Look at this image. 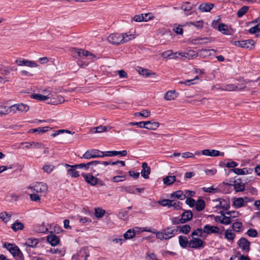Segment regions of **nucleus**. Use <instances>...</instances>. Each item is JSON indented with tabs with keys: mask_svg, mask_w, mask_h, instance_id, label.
I'll list each match as a JSON object with an SVG mask.
<instances>
[{
	"mask_svg": "<svg viewBox=\"0 0 260 260\" xmlns=\"http://www.w3.org/2000/svg\"><path fill=\"white\" fill-rule=\"evenodd\" d=\"M131 35H128L127 34L114 33L110 35L107 39L111 44L118 45L129 41L131 39L129 37Z\"/></svg>",
	"mask_w": 260,
	"mask_h": 260,
	"instance_id": "nucleus-1",
	"label": "nucleus"
},
{
	"mask_svg": "<svg viewBox=\"0 0 260 260\" xmlns=\"http://www.w3.org/2000/svg\"><path fill=\"white\" fill-rule=\"evenodd\" d=\"M4 246L16 260H24L22 252L17 245L5 243Z\"/></svg>",
	"mask_w": 260,
	"mask_h": 260,
	"instance_id": "nucleus-2",
	"label": "nucleus"
},
{
	"mask_svg": "<svg viewBox=\"0 0 260 260\" xmlns=\"http://www.w3.org/2000/svg\"><path fill=\"white\" fill-rule=\"evenodd\" d=\"M231 43L238 47L245 48L251 50L254 48V41L252 39L242 41H231Z\"/></svg>",
	"mask_w": 260,
	"mask_h": 260,
	"instance_id": "nucleus-3",
	"label": "nucleus"
},
{
	"mask_svg": "<svg viewBox=\"0 0 260 260\" xmlns=\"http://www.w3.org/2000/svg\"><path fill=\"white\" fill-rule=\"evenodd\" d=\"M101 155V151L99 150L91 149L87 150L81 158L89 159L90 158L102 157Z\"/></svg>",
	"mask_w": 260,
	"mask_h": 260,
	"instance_id": "nucleus-4",
	"label": "nucleus"
},
{
	"mask_svg": "<svg viewBox=\"0 0 260 260\" xmlns=\"http://www.w3.org/2000/svg\"><path fill=\"white\" fill-rule=\"evenodd\" d=\"M249 199L247 197L243 198H234L233 206L236 208H239L245 206L248 202H249Z\"/></svg>",
	"mask_w": 260,
	"mask_h": 260,
	"instance_id": "nucleus-5",
	"label": "nucleus"
},
{
	"mask_svg": "<svg viewBox=\"0 0 260 260\" xmlns=\"http://www.w3.org/2000/svg\"><path fill=\"white\" fill-rule=\"evenodd\" d=\"M239 247L244 252H249L250 250V242L245 238H241L238 242Z\"/></svg>",
	"mask_w": 260,
	"mask_h": 260,
	"instance_id": "nucleus-6",
	"label": "nucleus"
},
{
	"mask_svg": "<svg viewBox=\"0 0 260 260\" xmlns=\"http://www.w3.org/2000/svg\"><path fill=\"white\" fill-rule=\"evenodd\" d=\"M189 247L194 249L203 247V241L201 239L193 237L192 239L189 241Z\"/></svg>",
	"mask_w": 260,
	"mask_h": 260,
	"instance_id": "nucleus-7",
	"label": "nucleus"
},
{
	"mask_svg": "<svg viewBox=\"0 0 260 260\" xmlns=\"http://www.w3.org/2000/svg\"><path fill=\"white\" fill-rule=\"evenodd\" d=\"M15 63L20 66H24L31 68L37 67L38 66V64L35 61L27 60L24 59H17L15 60Z\"/></svg>",
	"mask_w": 260,
	"mask_h": 260,
	"instance_id": "nucleus-8",
	"label": "nucleus"
},
{
	"mask_svg": "<svg viewBox=\"0 0 260 260\" xmlns=\"http://www.w3.org/2000/svg\"><path fill=\"white\" fill-rule=\"evenodd\" d=\"M203 229L204 233L208 235L218 233L219 231V229L217 226L210 225L209 224L205 225Z\"/></svg>",
	"mask_w": 260,
	"mask_h": 260,
	"instance_id": "nucleus-9",
	"label": "nucleus"
},
{
	"mask_svg": "<svg viewBox=\"0 0 260 260\" xmlns=\"http://www.w3.org/2000/svg\"><path fill=\"white\" fill-rule=\"evenodd\" d=\"M92 56V54L87 50L82 49H74V56L77 57V56L80 57Z\"/></svg>",
	"mask_w": 260,
	"mask_h": 260,
	"instance_id": "nucleus-10",
	"label": "nucleus"
},
{
	"mask_svg": "<svg viewBox=\"0 0 260 260\" xmlns=\"http://www.w3.org/2000/svg\"><path fill=\"white\" fill-rule=\"evenodd\" d=\"M202 153L203 155L210 156H217L219 155L223 156L224 153H220L218 150H210V149H204L202 150Z\"/></svg>",
	"mask_w": 260,
	"mask_h": 260,
	"instance_id": "nucleus-11",
	"label": "nucleus"
},
{
	"mask_svg": "<svg viewBox=\"0 0 260 260\" xmlns=\"http://www.w3.org/2000/svg\"><path fill=\"white\" fill-rule=\"evenodd\" d=\"M162 231L165 237V240H168L171 238L177 232L176 230L173 229L171 227H168L166 229L162 230Z\"/></svg>",
	"mask_w": 260,
	"mask_h": 260,
	"instance_id": "nucleus-12",
	"label": "nucleus"
},
{
	"mask_svg": "<svg viewBox=\"0 0 260 260\" xmlns=\"http://www.w3.org/2000/svg\"><path fill=\"white\" fill-rule=\"evenodd\" d=\"M142 170L141 172V176L145 179H148L149 178V175L151 172L150 167L148 166L146 162L142 163Z\"/></svg>",
	"mask_w": 260,
	"mask_h": 260,
	"instance_id": "nucleus-13",
	"label": "nucleus"
},
{
	"mask_svg": "<svg viewBox=\"0 0 260 260\" xmlns=\"http://www.w3.org/2000/svg\"><path fill=\"white\" fill-rule=\"evenodd\" d=\"M34 190L37 192L45 193L48 189V187L46 184L42 182L37 183L33 187Z\"/></svg>",
	"mask_w": 260,
	"mask_h": 260,
	"instance_id": "nucleus-14",
	"label": "nucleus"
},
{
	"mask_svg": "<svg viewBox=\"0 0 260 260\" xmlns=\"http://www.w3.org/2000/svg\"><path fill=\"white\" fill-rule=\"evenodd\" d=\"M82 176L84 177L86 182L91 185H95L98 183L97 178L92 175L82 173Z\"/></svg>",
	"mask_w": 260,
	"mask_h": 260,
	"instance_id": "nucleus-15",
	"label": "nucleus"
},
{
	"mask_svg": "<svg viewBox=\"0 0 260 260\" xmlns=\"http://www.w3.org/2000/svg\"><path fill=\"white\" fill-rule=\"evenodd\" d=\"M192 212L190 210H186L181 214V223H183L189 221L192 218Z\"/></svg>",
	"mask_w": 260,
	"mask_h": 260,
	"instance_id": "nucleus-16",
	"label": "nucleus"
},
{
	"mask_svg": "<svg viewBox=\"0 0 260 260\" xmlns=\"http://www.w3.org/2000/svg\"><path fill=\"white\" fill-rule=\"evenodd\" d=\"M48 242L53 246L58 245L60 242L59 237L54 234H50L47 236Z\"/></svg>",
	"mask_w": 260,
	"mask_h": 260,
	"instance_id": "nucleus-17",
	"label": "nucleus"
},
{
	"mask_svg": "<svg viewBox=\"0 0 260 260\" xmlns=\"http://www.w3.org/2000/svg\"><path fill=\"white\" fill-rule=\"evenodd\" d=\"M214 7V4L211 3H202L199 7V9L201 12H210Z\"/></svg>",
	"mask_w": 260,
	"mask_h": 260,
	"instance_id": "nucleus-18",
	"label": "nucleus"
},
{
	"mask_svg": "<svg viewBox=\"0 0 260 260\" xmlns=\"http://www.w3.org/2000/svg\"><path fill=\"white\" fill-rule=\"evenodd\" d=\"M178 93L176 92L175 90H170L166 92L164 95V98L167 101L175 100L178 96Z\"/></svg>",
	"mask_w": 260,
	"mask_h": 260,
	"instance_id": "nucleus-19",
	"label": "nucleus"
},
{
	"mask_svg": "<svg viewBox=\"0 0 260 260\" xmlns=\"http://www.w3.org/2000/svg\"><path fill=\"white\" fill-rule=\"evenodd\" d=\"M145 128L151 130H155L159 127V123L157 122H152L151 121H145Z\"/></svg>",
	"mask_w": 260,
	"mask_h": 260,
	"instance_id": "nucleus-20",
	"label": "nucleus"
},
{
	"mask_svg": "<svg viewBox=\"0 0 260 260\" xmlns=\"http://www.w3.org/2000/svg\"><path fill=\"white\" fill-rule=\"evenodd\" d=\"M64 102L63 97L61 95H57L56 98H51L50 101L48 102V104H51L52 105H57L59 104L62 103Z\"/></svg>",
	"mask_w": 260,
	"mask_h": 260,
	"instance_id": "nucleus-21",
	"label": "nucleus"
},
{
	"mask_svg": "<svg viewBox=\"0 0 260 260\" xmlns=\"http://www.w3.org/2000/svg\"><path fill=\"white\" fill-rule=\"evenodd\" d=\"M11 215V214L6 211H3L0 213V219L5 223H7L10 220Z\"/></svg>",
	"mask_w": 260,
	"mask_h": 260,
	"instance_id": "nucleus-22",
	"label": "nucleus"
},
{
	"mask_svg": "<svg viewBox=\"0 0 260 260\" xmlns=\"http://www.w3.org/2000/svg\"><path fill=\"white\" fill-rule=\"evenodd\" d=\"M24 224L18 220H16L11 225V228L14 232L22 230L24 229Z\"/></svg>",
	"mask_w": 260,
	"mask_h": 260,
	"instance_id": "nucleus-23",
	"label": "nucleus"
},
{
	"mask_svg": "<svg viewBox=\"0 0 260 260\" xmlns=\"http://www.w3.org/2000/svg\"><path fill=\"white\" fill-rule=\"evenodd\" d=\"M196 209L198 211H201L204 209L205 207V202L202 199H199L195 204Z\"/></svg>",
	"mask_w": 260,
	"mask_h": 260,
	"instance_id": "nucleus-24",
	"label": "nucleus"
},
{
	"mask_svg": "<svg viewBox=\"0 0 260 260\" xmlns=\"http://www.w3.org/2000/svg\"><path fill=\"white\" fill-rule=\"evenodd\" d=\"M38 243V240L36 238H28L25 242V245L28 247L35 248Z\"/></svg>",
	"mask_w": 260,
	"mask_h": 260,
	"instance_id": "nucleus-25",
	"label": "nucleus"
},
{
	"mask_svg": "<svg viewBox=\"0 0 260 260\" xmlns=\"http://www.w3.org/2000/svg\"><path fill=\"white\" fill-rule=\"evenodd\" d=\"M179 242L180 246L182 248H185L189 245V241L186 237L180 236L179 237Z\"/></svg>",
	"mask_w": 260,
	"mask_h": 260,
	"instance_id": "nucleus-26",
	"label": "nucleus"
},
{
	"mask_svg": "<svg viewBox=\"0 0 260 260\" xmlns=\"http://www.w3.org/2000/svg\"><path fill=\"white\" fill-rule=\"evenodd\" d=\"M152 18V17L149 16L148 18L144 17V14L135 15L133 17V20L136 22L147 21Z\"/></svg>",
	"mask_w": 260,
	"mask_h": 260,
	"instance_id": "nucleus-27",
	"label": "nucleus"
},
{
	"mask_svg": "<svg viewBox=\"0 0 260 260\" xmlns=\"http://www.w3.org/2000/svg\"><path fill=\"white\" fill-rule=\"evenodd\" d=\"M176 181V177L175 176H169L163 179V182L167 185H170Z\"/></svg>",
	"mask_w": 260,
	"mask_h": 260,
	"instance_id": "nucleus-28",
	"label": "nucleus"
},
{
	"mask_svg": "<svg viewBox=\"0 0 260 260\" xmlns=\"http://www.w3.org/2000/svg\"><path fill=\"white\" fill-rule=\"evenodd\" d=\"M31 98L32 99L39 100V101H45L46 100H49L50 99V96L48 95H43L40 94H34L31 95Z\"/></svg>",
	"mask_w": 260,
	"mask_h": 260,
	"instance_id": "nucleus-29",
	"label": "nucleus"
},
{
	"mask_svg": "<svg viewBox=\"0 0 260 260\" xmlns=\"http://www.w3.org/2000/svg\"><path fill=\"white\" fill-rule=\"evenodd\" d=\"M51 127L49 126L40 127L37 128H33L29 130V133L39 132V133H44L50 129Z\"/></svg>",
	"mask_w": 260,
	"mask_h": 260,
	"instance_id": "nucleus-30",
	"label": "nucleus"
},
{
	"mask_svg": "<svg viewBox=\"0 0 260 260\" xmlns=\"http://www.w3.org/2000/svg\"><path fill=\"white\" fill-rule=\"evenodd\" d=\"M25 143L27 144L28 145H26L25 146V148L29 149L30 147H34L37 149H40L43 147V145L41 143H38V142H31V143H28L25 142Z\"/></svg>",
	"mask_w": 260,
	"mask_h": 260,
	"instance_id": "nucleus-31",
	"label": "nucleus"
},
{
	"mask_svg": "<svg viewBox=\"0 0 260 260\" xmlns=\"http://www.w3.org/2000/svg\"><path fill=\"white\" fill-rule=\"evenodd\" d=\"M219 203L218 206H219L221 208L225 210H227L230 208V205L229 202H226L223 199H219Z\"/></svg>",
	"mask_w": 260,
	"mask_h": 260,
	"instance_id": "nucleus-32",
	"label": "nucleus"
},
{
	"mask_svg": "<svg viewBox=\"0 0 260 260\" xmlns=\"http://www.w3.org/2000/svg\"><path fill=\"white\" fill-rule=\"evenodd\" d=\"M223 215L222 219V220H218L217 218H219V217H216L215 218L216 221H219L220 223L224 224H229L231 223V221L230 219V216H226L224 214H222Z\"/></svg>",
	"mask_w": 260,
	"mask_h": 260,
	"instance_id": "nucleus-33",
	"label": "nucleus"
},
{
	"mask_svg": "<svg viewBox=\"0 0 260 260\" xmlns=\"http://www.w3.org/2000/svg\"><path fill=\"white\" fill-rule=\"evenodd\" d=\"M108 127L106 126L100 125L96 127H94L91 130L92 133H99L107 131Z\"/></svg>",
	"mask_w": 260,
	"mask_h": 260,
	"instance_id": "nucleus-34",
	"label": "nucleus"
},
{
	"mask_svg": "<svg viewBox=\"0 0 260 260\" xmlns=\"http://www.w3.org/2000/svg\"><path fill=\"white\" fill-rule=\"evenodd\" d=\"M249 7L244 6L241 8L237 12V16L239 18L242 17L245 15L249 10Z\"/></svg>",
	"mask_w": 260,
	"mask_h": 260,
	"instance_id": "nucleus-35",
	"label": "nucleus"
},
{
	"mask_svg": "<svg viewBox=\"0 0 260 260\" xmlns=\"http://www.w3.org/2000/svg\"><path fill=\"white\" fill-rule=\"evenodd\" d=\"M77 168H72L67 171L68 174L72 178H76L79 176V172L76 170Z\"/></svg>",
	"mask_w": 260,
	"mask_h": 260,
	"instance_id": "nucleus-36",
	"label": "nucleus"
},
{
	"mask_svg": "<svg viewBox=\"0 0 260 260\" xmlns=\"http://www.w3.org/2000/svg\"><path fill=\"white\" fill-rule=\"evenodd\" d=\"M185 58L192 59L198 56V53L193 50H189L187 52H185Z\"/></svg>",
	"mask_w": 260,
	"mask_h": 260,
	"instance_id": "nucleus-37",
	"label": "nucleus"
},
{
	"mask_svg": "<svg viewBox=\"0 0 260 260\" xmlns=\"http://www.w3.org/2000/svg\"><path fill=\"white\" fill-rule=\"evenodd\" d=\"M122 191H125L129 193H135V186H127L121 187Z\"/></svg>",
	"mask_w": 260,
	"mask_h": 260,
	"instance_id": "nucleus-38",
	"label": "nucleus"
},
{
	"mask_svg": "<svg viewBox=\"0 0 260 260\" xmlns=\"http://www.w3.org/2000/svg\"><path fill=\"white\" fill-rule=\"evenodd\" d=\"M224 235L225 238L229 240H233L236 237L235 234L232 233L231 230H226Z\"/></svg>",
	"mask_w": 260,
	"mask_h": 260,
	"instance_id": "nucleus-39",
	"label": "nucleus"
},
{
	"mask_svg": "<svg viewBox=\"0 0 260 260\" xmlns=\"http://www.w3.org/2000/svg\"><path fill=\"white\" fill-rule=\"evenodd\" d=\"M135 236L134 230H128L123 235L124 240L130 239Z\"/></svg>",
	"mask_w": 260,
	"mask_h": 260,
	"instance_id": "nucleus-40",
	"label": "nucleus"
},
{
	"mask_svg": "<svg viewBox=\"0 0 260 260\" xmlns=\"http://www.w3.org/2000/svg\"><path fill=\"white\" fill-rule=\"evenodd\" d=\"M194 6V5H190L189 2H185L182 5L181 9L184 11H189Z\"/></svg>",
	"mask_w": 260,
	"mask_h": 260,
	"instance_id": "nucleus-41",
	"label": "nucleus"
},
{
	"mask_svg": "<svg viewBox=\"0 0 260 260\" xmlns=\"http://www.w3.org/2000/svg\"><path fill=\"white\" fill-rule=\"evenodd\" d=\"M234 188L236 192L243 191L245 189V185L242 183H236L234 184Z\"/></svg>",
	"mask_w": 260,
	"mask_h": 260,
	"instance_id": "nucleus-42",
	"label": "nucleus"
},
{
	"mask_svg": "<svg viewBox=\"0 0 260 260\" xmlns=\"http://www.w3.org/2000/svg\"><path fill=\"white\" fill-rule=\"evenodd\" d=\"M242 227V223L241 222L236 221L232 224V228L236 232H239Z\"/></svg>",
	"mask_w": 260,
	"mask_h": 260,
	"instance_id": "nucleus-43",
	"label": "nucleus"
},
{
	"mask_svg": "<svg viewBox=\"0 0 260 260\" xmlns=\"http://www.w3.org/2000/svg\"><path fill=\"white\" fill-rule=\"evenodd\" d=\"M182 195H183L182 191H181V190H177V191H176L170 194V197L171 198H177V199H180L181 200H183L184 199L183 198H181V197L182 196Z\"/></svg>",
	"mask_w": 260,
	"mask_h": 260,
	"instance_id": "nucleus-44",
	"label": "nucleus"
},
{
	"mask_svg": "<svg viewBox=\"0 0 260 260\" xmlns=\"http://www.w3.org/2000/svg\"><path fill=\"white\" fill-rule=\"evenodd\" d=\"M204 233L203 229L198 228L191 233V236L192 238L194 236L202 237L203 233Z\"/></svg>",
	"mask_w": 260,
	"mask_h": 260,
	"instance_id": "nucleus-45",
	"label": "nucleus"
},
{
	"mask_svg": "<svg viewBox=\"0 0 260 260\" xmlns=\"http://www.w3.org/2000/svg\"><path fill=\"white\" fill-rule=\"evenodd\" d=\"M105 213V211L101 208H95V215L98 218L102 217Z\"/></svg>",
	"mask_w": 260,
	"mask_h": 260,
	"instance_id": "nucleus-46",
	"label": "nucleus"
},
{
	"mask_svg": "<svg viewBox=\"0 0 260 260\" xmlns=\"http://www.w3.org/2000/svg\"><path fill=\"white\" fill-rule=\"evenodd\" d=\"M135 115L136 116H141L144 117H148L150 115V112L147 110H144L140 112L136 113Z\"/></svg>",
	"mask_w": 260,
	"mask_h": 260,
	"instance_id": "nucleus-47",
	"label": "nucleus"
},
{
	"mask_svg": "<svg viewBox=\"0 0 260 260\" xmlns=\"http://www.w3.org/2000/svg\"><path fill=\"white\" fill-rule=\"evenodd\" d=\"M191 228L188 224L180 227V231L184 234H187L190 231Z\"/></svg>",
	"mask_w": 260,
	"mask_h": 260,
	"instance_id": "nucleus-48",
	"label": "nucleus"
},
{
	"mask_svg": "<svg viewBox=\"0 0 260 260\" xmlns=\"http://www.w3.org/2000/svg\"><path fill=\"white\" fill-rule=\"evenodd\" d=\"M18 108L19 109L20 112H27L29 110V106L26 104L22 103L18 104Z\"/></svg>",
	"mask_w": 260,
	"mask_h": 260,
	"instance_id": "nucleus-49",
	"label": "nucleus"
},
{
	"mask_svg": "<svg viewBox=\"0 0 260 260\" xmlns=\"http://www.w3.org/2000/svg\"><path fill=\"white\" fill-rule=\"evenodd\" d=\"M10 113V108L5 106L0 105V114L6 115Z\"/></svg>",
	"mask_w": 260,
	"mask_h": 260,
	"instance_id": "nucleus-50",
	"label": "nucleus"
},
{
	"mask_svg": "<svg viewBox=\"0 0 260 260\" xmlns=\"http://www.w3.org/2000/svg\"><path fill=\"white\" fill-rule=\"evenodd\" d=\"M173 30L178 35H182L183 30L181 25H174Z\"/></svg>",
	"mask_w": 260,
	"mask_h": 260,
	"instance_id": "nucleus-51",
	"label": "nucleus"
},
{
	"mask_svg": "<svg viewBox=\"0 0 260 260\" xmlns=\"http://www.w3.org/2000/svg\"><path fill=\"white\" fill-rule=\"evenodd\" d=\"M260 31V22L255 26L250 28L249 29V32L250 34H255Z\"/></svg>",
	"mask_w": 260,
	"mask_h": 260,
	"instance_id": "nucleus-52",
	"label": "nucleus"
},
{
	"mask_svg": "<svg viewBox=\"0 0 260 260\" xmlns=\"http://www.w3.org/2000/svg\"><path fill=\"white\" fill-rule=\"evenodd\" d=\"M218 30L222 32L224 34H227V31H228L227 26L223 23L219 24Z\"/></svg>",
	"mask_w": 260,
	"mask_h": 260,
	"instance_id": "nucleus-53",
	"label": "nucleus"
},
{
	"mask_svg": "<svg viewBox=\"0 0 260 260\" xmlns=\"http://www.w3.org/2000/svg\"><path fill=\"white\" fill-rule=\"evenodd\" d=\"M190 24L194 26L198 29H201L203 27V21L202 20L196 22H190Z\"/></svg>",
	"mask_w": 260,
	"mask_h": 260,
	"instance_id": "nucleus-54",
	"label": "nucleus"
},
{
	"mask_svg": "<svg viewBox=\"0 0 260 260\" xmlns=\"http://www.w3.org/2000/svg\"><path fill=\"white\" fill-rule=\"evenodd\" d=\"M196 201L191 198L188 197L187 198L185 203L187 205H188L190 207H193L195 206Z\"/></svg>",
	"mask_w": 260,
	"mask_h": 260,
	"instance_id": "nucleus-55",
	"label": "nucleus"
},
{
	"mask_svg": "<svg viewBox=\"0 0 260 260\" xmlns=\"http://www.w3.org/2000/svg\"><path fill=\"white\" fill-rule=\"evenodd\" d=\"M247 235L251 237H256L257 236V233L256 230L255 229H249L247 232Z\"/></svg>",
	"mask_w": 260,
	"mask_h": 260,
	"instance_id": "nucleus-56",
	"label": "nucleus"
},
{
	"mask_svg": "<svg viewBox=\"0 0 260 260\" xmlns=\"http://www.w3.org/2000/svg\"><path fill=\"white\" fill-rule=\"evenodd\" d=\"M69 133V134H71V131H70L69 130L59 129V130L56 131L55 132V133H53L51 135V136L52 137H55L56 136H57L58 135H59L60 134H61V133Z\"/></svg>",
	"mask_w": 260,
	"mask_h": 260,
	"instance_id": "nucleus-57",
	"label": "nucleus"
},
{
	"mask_svg": "<svg viewBox=\"0 0 260 260\" xmlns=\"http://www.w3.org/2000/svg\"><path fill=\"white\" fill-rule=\"evenodd\" d=\"M77 254L79 257H83L84 255L85 254V260H87V258L89 255V254L86 252L85 250H81Z\"/></svg>",
	"mask_w": 260,
	"mask_h": 260,
	"instance_id": "nucleus-58",
	"label": "nucleus"
},
{
	"mask_svg": "<svg viewBox=\"0 0 260 260\" xmlns=\"http://www.w3.org/2000/svg\"><path fill=\"white\" fill-rule=\"evenodd\" d=\"M130 125H137L140 128H145V121L129 122Z\"/></svg>",
	"mask_w": 260,
	"mask_h": 260,
	"instance_id": "nucleus-59",
	"label": "nucleus"
},
{
	"mask_svg": "<svg viewBox=\"0 0 260 260\" xmlns=\"http://www.w3.org/2000/svg\"><path fill=\"white\" fill-rule=\"evenodd\" d=\"M101 154L102 157L105 156H114V151H101Z\"/></svg>",
	"mask_w": 260,
	"mask_h": 260,
	"instance_id": "nucleus-60",
	"label": "nucleus"
},
{
	"mask_svg": "<svg viewBox=\"0 0 260 260\" xmlns=\"http://www.w3.org/2000/svg\"><path fill=\"white\" fill-rule=\"evenodd\" d=\"M153 233L155 234L156 237L157 239H159L160 240H165V237L164 235L162 230L161 232L156 231L155 232H153Z\"/></svg>",
	"mask_w": 260,
	"mask_h": 260,
	"instance_id": "nucleus-61",
	"label": "nucleus"
},
{
	"mask_svg": "<svg viewBox=\"0 0 260 260\" xmlns=\"http://www.w3.org/2000/svg\"><path fill=\"white\" fill-rule=\"evenodd\" d=\"M72 167L75 168L84 169L85 170H87L89 168V166L87 165V163L75 165Z\"/></svg>",
	"mask_w": 260,
	"mask_h": 260,
	"instance_id": "nucleus-62",
	"label": "nucleus"
},
{
	"mask_svg": "<svg viewBox=\"0 0 260 260\" xmlns=\"http://www.w3.org/2000/svg\"><path fill=\"white\" fill-rule=\"evenodd\" d=\"M238 166V163L235 161H232L231 162H228L225 164V166L229 168L235 169V168Z\"/></svg>",
	"mask_w": 260,
	"mask_h": 260,
	"instance_id": "nucleus-63",
	"label": "nucleus"
},
{
	"mask_svg": "<svg viewBox=\"0 0 260 260\" xmlns=\"http://www.w3.org/2000/svg\"><path fill=\"white\" fill-rule=\"evenodd\" d=\"M172 55V51L171 50H169L164 52L162 53L161 56L164 58H170Z\"/></svg>",
	"mask_w": 260,
	"mask_h": 260,
	"instance_id": "nucleus-64",
	"label": "nucleus"
}]
</instances>
